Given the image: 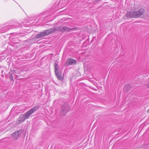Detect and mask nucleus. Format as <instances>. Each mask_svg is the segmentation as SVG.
I'll use <instances>...</instances> for the list:
<instances>
[{
  "label": "nucleus",
  "mask_w": 149,
  "mask_h": 149,
  "mask_svg": "<svg viewBox=\"0 0 149 149\" xmlns=\"http://www.w3.org/2000/svg\"><path fill=\"white\" fill-rule=\"evenodd\" d=\"M54 28L56 29L55 31H59L62 32L74 31L77 30V29L76 27L70 28L65 26H64L63 27L59 26L57 27H55Z\"/></svg>",
  "instance_id": "7ed1b4c3"
},
{
  "label": "nucleus",
  "mask_w": 149,
  "mask_h": 149,
  "mask_svg": "<svg viewBox=\"0 0 149 149\" xmlns=\"http://www.w3.org/2000/svg\"><path fill=\"white\" fill-rule=\"evenodd\" d=\"M143 10H140L138 11H136L133 12V18H137L143 15Z\"/></svg>",
  "instance_id": "39448f33"
},
{
  "label": "nucleus",
  "mask_w": 149,
  "mask_h": 149,
  "mask_svg": "<svg viewBox=\"0 0 149 149\" xmlns=\"http://www.w3.org/2000/svg\"><path fill=\"white\" fill-rule=\"evenodd\" d=\"M58 67L57 65V64L56 63L55 64V72L58 71Z\"/></svg>",
  "instance_id": "9d476101"
},
{
  "label": "nucleus",
  "mask_w": 149,
  "mask_h": 149,
  "mask_svg": "<svg viewBox=\"0 0 149 149\" xmlns=\"http://www.w3.org/2000/svg\"><path fill=\"white\" fill-rule=\"evenodd\" d=\"M127 86L129 88L130 87V86L129 85H127Z\"/></svg>",
  "instance_id": "f8f14e48"
},
{
  "label": "nucleus",
  "mask_w": 149,
  "mask_h": 149,
  "mask_svg": "<svg viewBox=\"0 0 149 149\" xmlns=\"http://www.w3.org/2000/svg\"><path fill=\"white\" fill-rule=\"evenodd\" d=\"M55 73L56 77L59 80H61L62 79V77H61V75L60 73H59L58 71L55 72Z\"/></svg>",
  "instance_id": "1a4fd4ad"
},
{
  "label": "nucleus",
  "mask_w": 149,
  "mask_h": 149,
  "mask_svg": "<svg viewBox=\"0 0 149 149\" xmlns=\"http://www.w3.org/2000/svg\"><path fill=\"white\" fill-rule=\"evenodd\" d=\"M69 110L70 107L66 104H64L62 107L60 114L61 115H65Z\"/></svg>",
  "instance_id": "20e7f679"
},
{
  "label": "nucleus",
  "mask_w": 149,
  "mask_h": 149,
  "mask_svg": "<svg viewBox=\"0 0 149 149\" xmlns=\"http://www.w3.org/2000/svg\"><path fill=\"white\" fill-rule=\"evenodd\" d=\"M76 63V60L71 58H69L67 60L65 65L66 66H67L69 65H72Z\"/></svg>",
  "instance_id": "423d86ee"
},
{
  "label": "nucleus",
  "mask_w": 149,
  "mask_h": 149,
  "mask_svg": "<svg viewBox=\"0 0 149 149\" xmlns=\"http://www.w3.org/2000/svg\"><path fill=\"white\" fill-rule=\"evenodd\" d=\"M20 134V131H18L15 132L13 133V136L14 137V139H17L19 137Z\"/></svg>",
  "instance_id": "0eeeda50"
},
{
  "label": "nucleus",
  "mask_w": 149,
  "mask_h": 149,
  "mask_svg": "<svg viewBox=\"0 0 149 149\" xmlns=\"http://www.w3.org/2000/svg\"><path fill=\"white\" fill-rule=\"evenodd\" d=\"M10 79H11V80H12L13 79V77H10Z\"/></svg>",
  "instance_id": "9b49d317"
},
{
  "label": "nucleus",
  "mask_w": 149,
  "mask_h": 149,
  "mask_svg": "<svg viewBox=\"0 0 149 149\" xmlns=\"http://www.w3.org/2000/svg\"><path fill=\"white\" fill-rule=\"evenodd\" d=\"M147 112H149V109L148 110Z\"/></svg>",
  "instance_id": "ddd939ff"
},
{
  "label": "nucleus",
  "mask_w": 149,
  "mask_h": 149,
  "mask_svg": "<svg viewBox=\"0 0 149 149\" xmlns=\"http://www.w3.org/2000/svg\"><path fill=\"white\" fill-rule=\"evenodd\" d=\"M39 108L38 106L35 107L29 111H27L24 114H22L20 115L19 117L18 118L16 122V124H19L24 121L26 119H28L29 116L34 111L37 110Z\"/></svg>",
  "instance_id": "f257e3e1"
},
{
  "label": "nucleus",
  "mask_w": 149,
  "mask_h": 149,
  "mask_svg": "<svg viewBox=\"0 0 149 149\" xmlns=\"http://www.w3.org/2000/svg\"><path fill=\"white\" fill-rule=\"evenodd\" d=\"M133 12H127L125 15L124 16V17L125 19L127 18H133Z\"/></svg>",
  "instance_id": "6e6552de"
},
{
  "label": "nucleus",
  "mask_w": 149,
  "mask_h": 149,
  "mask_svg": "<svg viewBox=\"0 0 149 149\" xmlns=\"http://www.w3.org/2000/svg\"><path fill=\"white\" fill-rule=\"evenodd\" d=\"M148 87H149V86H148Z\"/></svg>",
  "instance_id": "4468645a"
},
{
  "label": "nucleus",
  "mask_w": 149,
  "mask_h": 149,
  "mask_svg": "<svg viewBox=\"0 0 149 149\" xmlns=\"http://www.w3.org/2000/svg\"><path fill=\"white\" fill-rule=\"evenodd\" d=\"M56 28H50L38 34L36 36L37 38H39L51 33L55 31Z\"/></svg>",
  "instance_id": "f03ea898"
}]
</instances>
